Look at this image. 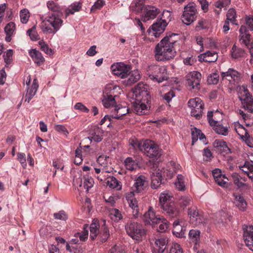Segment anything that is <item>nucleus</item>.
<instances>
[{"label": "nucleus", "instance_id": "69168bd1", "mask_svg": "<svg viewBox=\"0 0 253 253\" xmlns=\"http://www.w3.org/2000/svg\"><path fill=\"white\" fill-rule=\"evenodd\" d=\"M20 16L21 22L23 24L27 23L30 17L28 10L26 9L21 10L20 13Z\"/></svg>", "mask_w": 253, "mask_h": 253}, {"label": "nucleus", "instance_id": "4468645a", "mask_svg": "<svg viewBox=\"0 0 253 253\" xmlns=\"http://www.w3.org/2000/svg\"><path fill=\"white\" fill-rule=\"evenodd\" d=\"M168 24V22L157 19L156 21L148 29L147 32L149 35L154 36L155 38L159 37L164 32Z\"/></svg>", "mask_w": 253, "mask_h": 253}, {"label": "nucleus", "instance_id": "338daca9", "mask_svg": "<svg viewBox=\"0 0 253 253\" xmlns=\"http://www.w3.org/2000/svg\"><path fill=\"white\" fill-rule=\"evenodd\" d=\"M27 34L32 41H37L39 39V35L36 31V28L35 26L29 29L27 31Z\"/></svg>", "mask_w": 253, "mask_h": 253}, {"label": "nucleus", "instance_id": "680f3d73", "mask_svg": "<svg viewBox=\"0 0 253 253\" xmlns=\"http://www.w3.org/2000/svg\"><path fill=\"white\" fill-rule=\"evenodd\" d=\"M175 185L176 188L182 191L185 189V185L183 181V176L181 174H178L177 176V181L175 182Z\"/></svg>", "mask_w": 253, "mask_h": 253}, {"label": "nucleus", "instance_id": "3c124183", "mask_svg": "<svg viewBox=\"0 0 253 253\" xmlns=\"http://www.w3.org/2000/svg\"><path fill=\"white\" fill-rule=\"evenodd\" d=\"M157 224H159L157 230L159 232H164L167 230L169 228V224L168 220L163 216L160 219V221Z\"/></svg>", "mask_w": 253, "mask_h": 253}, {"label": "nucleus", "instance_id": "c9c22d12", "mask_svg": "<svg viewBox=\"0 0 253 253\" xmlns=\"http://www.w3.org/2000/svg\"><path fill=\"white\" fill-rule=\"evenodd\" d=\"M221 77L223 79L226 78L230 82H231L232 80L237 81L239 79V73L237 71L230 68L227 72H222Z\"/></svg>", "mask_w": 253, "mask_h": 253}, {"label": "nucleus", "instance_id": "2f4dec72", "mask_svg": "<svg viewBox=\"0 0 253 253\" xmlns=\"http://www.w3.org/2000/svg\"><path fill=\"white\" fill-rule=\"evenodd\" d=\"M200 231L199 230L191 229L189 232V238L191 243L194 245L193 248L197 249V245L200 241Z\"/></svg>", "mask_w": 253, "mask_h": 253}, {"label": "nucleus", "instance_id": "a19ab883", "mask_svg": "<svg viewBox=\"0 0 253 253\" xmlns=\"http://www.w3.org/2000/svg\"><path fill=\"white\" fill-rule=\"evenodd\" d=\"M246 52L245 51L235 44H234L231 50V55L232 58L238 59L244 56Z\"/></svg>", "mask_w": 253, "mask_h": 253}, {"label": "nucleus", "instance_id": "9b49d317", "mask_svg": "<svg viewBox=\"0 0 253 253\" xmlns=\"http://www.w3.org/2000/svg\"><path fill=\"white\" fill-rule=\"evenodd\" d=\"M186 83L189 89L199 90L200 89L201 74L197 71L189 72L186 76Z\"/></svg>", "mask_w": 253, "mask_h": 253}, {"label": "nucleus", "instance_id": "412c9836", "mask_svg": "<svg viewBox=\"0 0 253 253\" xmlns=\"http://www.w3.org/2000/svg\"><path fill=\"white\" fill-rule=\"evenodd\" d=\"M160 10L154 6L147 5L144 10L142 19L144 21H147L151 19H154L159 13Z\"/></svg>", "mask_w": 253, "mask_h": 253}, {"label": "nucleus", "instance_id": "49530a36", "mask_svg": "<svg viewBox=\"0 0 253 253\" xmlns=\"http://www.w3.org/2000/svg\"><path fill=\"white\" fill-rule=\"evenodd\" d=\"M106 184L110 188H116L118 190L121 189V185H120L119 181L114 176L108 177L107 179Z\"/></svg>", "mask_w": 253, "mask_h": 253}, {"label": "nucleus", "instance_id": "0e129e2a", "mask_svg": "<svg viewBox=\"0 0 253 253\" xmlns=\"http://www.w3.org/2000/svg\"><path fill=\"white\" fill-rule=\"evenodd\" d=\"M111 218L116 221H118L123 218V216L121 212L118 209H113L110 213Z\"/></svg>", "mask_w": 253, "mask_h": 253}, {"label": "nucleus", "instance_id": "1a4fd4ad", "mask_svg": "<svg viewBox=\"0 0 253 253\" xmlns=\"http://www.w3.org/2000/svg\"><path fill=\"white\" fill-rule=\"evenodd\" d=\"M188 105L191 108V116L196 119H200L202 116L204 107L202 100L198 97L190 99L188 102Z\"/></svg>", "mask_w": 253, "mask_h": 253}, {"label": "nucleus", "instance_id": "79ce46f5", "mask_svg": "<svg viewBox=\"0 0 253 253\" xmlns=\"http://www.w3.org/2000/svg\"><path fill=\"white\" fill-rule=\"evenodd\" d=\"M88 236V225L84 224L83 226V230L77 232L74 235V237L78 238L80 242L85 241Z\"/></svg>", "mask_w": 253, "mask_h": 253}, {"label": "nucleus", "instance_id": "a18cd8bd", "mask_svg": "<svg viewBox=\"0 0 253 253\" xmlns=\"http://www.w3.org/2000/svg\"><path fill=\"white\" fill-rule=\"evenodd\" d=\"M103 133L102 130L97 128L95 130L94 132L92 134L91 136L87 137V138L91 141L100 142L103 139Z\"/></svg>", "mask_w": 253, "mask_h": 253}, {"label": "nucleus", "instance_id": "13d9d810", "mask_svg": "<svg viewBox=\"0 0 253 253\" xmlns=\"http://www.w3.org/2000/svg\"><path fill=\"white\" fill-rule=\"evenodd\" d=\"M145 0H135L131 3L133 10L139 12L142 10Z\"/></svg>", "mask_w": 253, "mask_h": 253}, {"label": "nucleus", "instance_id": "f8f14e48", "mask_svg": "<svg viewBox=\"0 0 253 253\" xmlns=\"http://www.w3.org/2000/svg\"><path fill=\"white\" fill-rule=\"evenodd\" d=\"M93 184V179L88 175H84L83 178L75 177L73 179V185L75 186L79 187L82 189H85L86 191L92 187Z\"/></svg>", "mask_w": 253, "mask_h": 253}, {"label": "nucleus", "instance_id": "5fc2aeb1", "mask_svg": "<svg viewBox=\"0 0 253 253\" xmlns=\"http://www.w3.org/2000/svg\"><path fill=\"white\" fill-rule=\"evenodd\" d=\"M13 51L12 49H8L3 55L4 61L5 63V67L10 64L13 61Z\"/></svg>", "mask_w": 253, "mask_h": 253}, {"label": "nucleus", "instance_id": "7c9ffc66", "mask_svg": "<svg viewBox=\"0 0 253 253\" xmlns=\"http://www.w3.org/2000/svg\"><path fill=\"white\" fill-rule=\"evenodd\" d=\"M128 112V109L126 107H123L120 105H117L112 111V118L120 119L121 117Z\"/></svg>", "mask_w": 253, "mask_h": 253}, {"label": "nucleus", "instance_id": "7ed1b4c3", "mask_svg": "<svg viewBox=\"0 0 253 253\" xmlns=\"http://www.w3.org/2000/svg\"><path fill=\"white\" fill-rule=\"evenodd\" d=\"M147 72L149 78L158 83H161L168 79L167 69L165 66L150 65L148 66Z\"/></svg>", "mask_w": 253, "mask_h": 253}, {"label": "nucleus", "instance_id": "72a5a7b5", "mask_svg": "<svg viewBox=\"0 0 253 253\" xmlns=\"http://www.w3.org/2000/svg\"><path fill=\"white\" fill-rule=\"evenodd\" d=\"M235 129L236 132L240 136L241 138L248 141L250 138V135L247 131V129L239 123L235 124Z\"/></svg>", "mask_w": 253, "mask_h": 253}, {"label": "nucleus", "instance_id": "a878e982", "mask_svg": "<svg viewBox=\"0 0 253 253\" xmlns=\"http://www.w3.org/2000/svg\"><path fill=\"white\" fill-rule=\"evenodd\" d=\"M151 187L153 189L159 188L162 183V174L160 169H155L151 172Z\"/></svg>", "mask_w": 253, "mask_h": 253}, {"label": "nucleus", "instance_id": "cd10ccee", "mask_svg": "<svg viewBox=\"0 0 253 253\" xmlns=\"http://www.w3.org/2000/svg\"><path fill=\"white\" fill-rule=\"evenodd\" d=\"M29 53L37 65L40 66L44 62V58L42 53L39 50L36 49H32L29 51Z\"/></svg>", "mask_w": 253, "mask_h": 253}, {"label": "nucleus", "instance_id": "6ab92c4d", "mask_svg": "<svg viewBox=\"0 0 253 253\" xmlns=\"http://www.w3.org/2000/svg\"><path fill=\"white\" fill-rule=\"evenodd\" d=\"M126 199L129 205V206L132 210L133 216L137 217L139 214V209L138 202L135 197L133 192H130L126 194Z\"/></svg>", "mask_w": 253, "mask_h": 253}, {"label": "nucleus", "instance_id": "6e6d98bb", "mask_svg": "<svg viewBox=\"0 0 253 253\" xmlns=\"http://www.w3.org/2000/svg\"><path fill=\"white\" fill-rule=\"evenodd\" d=\"M236 12L235 9L233 8L229 9L226 14V20L230 21L232 24L237 25V24L235 22L236 20Z\"/></svg>", "mask_w": 253, "mask_h": 253}, {"label": "nucleus", "instance_id": "6e6552de", "mask_svg": "<svg viewBox=\"0 0 253 253\" xmlns=\"http://www.w3.org/2000/svg\"><path fill=\"white\" fill-rule=\"evenodd\" d=\"M184 9L182 20L185 24L189 25L193 22L197 17L196 4L193 2H190L184 7Z\"/></svg>", "mask_w": 253, "mask_h": 253}, {"label": "nucleus", "instance_id": "37998d69", "mask_svg": "<svg viewBox=\"0 0 253 253\" xmlns=\"http://www.w3.org/2000/svg\"><path fill=\"white\" fill-rule=\"evenodd\" d=\"M240 169L246 173L249 178L253 179V165L246 161L244 165L239 166Z\"/></svg>", "mask_w": 253, "mask_h": 253}, {"label": "nucleus", "instance_id": "c03bdc74", "mask_svg": "<svg viewBox=\"0 0 253 253\" xmlns=\"http://www.w3.org/2000/svg\"><path fill=\"white\" fill-rule=\"evenodd\" d=\"M127 84H131L137 82L140 78V73L138 70H134L130 71V73L128 75Z\"/></svg>", "mask_w": 253, "mask_h": 253}, {"label": "nucleus", "instance_id": "4d7b16f0", "mask_svg": "<svg viewBox=\"0 0 253 253\" xmlns=\"http://www.w3.org/2000/svg\"><path fill=\"white\" fill-rule=\"evenodd\" d=\"M48 8L53 11L52 13H61L59 6L53 0H49L47 2Z\"/></svg>", "mask_w": 253, "mask_h": 253}, {"label": "nucleus", "instance_id": "423d86ee", "mask_svg": "<svg viewBox=\"0 0 253 253\" xmlns=\"http://www.w3.org/2000/svg\"><path fill=\"white\" fill-rule=\"evenodd\" d=\"M116 86L109 85L106 86L103 91V98L102 102L104 107L106 108H114L117 105L115 97L117 96L114 94Z\"/></svg>", "mask_w": 253, "mask_h": 253}, {"label": "nucleus", "instance_id": "052dcab7", "mask_svg": "<svg viewBox=\"0 0 253 253\" xmlns=\"http://www.w3.org/2000/svg\"><path fill=\"white\" fill-rule=\"evenodd\" d=\"M231 177L234 183L238 188H242L245 185V184L241 181V177L238 173L236 172L233 173L231 174Z\"/></svg>", "mask_w": 253, "mask_h": 253}, {"label": "nucleus", "instance_id": "774afa93", "mask_svg": "<svg viewBox=\"0 0 253 253\" xmlns=\"http://www.w3.org/2000/svg\"><path fill=\"white\" fill-rule=\"evenodd\" d=\"M169 253H183V250L179 244L174 243L172 244Z\"/></svg>", "mask_w": 253, "mask_h": 253}, {"label": "nucleus", "instance_id": "58836bf2", "mask_svg": "<svg viewBox=\"0 0 253 253\" xmlns=\"http://www.w3.org/2000/svg\"><path fill=\"white\" fill-rule=\"evenodd\" d=\"M15 30V23L11 22L8 23L4 28V32L6 34L5 41L10 42L11 41V36Z\"/></svg>", "mask_w": 253, "mask_h": 253}, {"label": "nucleus", "instance_id": "5701e85b", "mask_svg": "<svg viewBox=\"0 0 253 253\" xmlns=\"http://www.w3.org/2000/svg\"><path fill=\"white\" fill-rule=\"evenodd\" d=\"M169 239L167 236H161L155 238V249L158 253H163L168 245Z\"/></svg>", "mask_w": 253, "mask_h": 253}, {"label": "nucleus", "instance_id": "864d4df0", "mask_svg": "<svg viewBox=\"0 0 253 253\" xmlns=\"http://www.w3.org/2000/svg\"><path fill=\"white\" fill-rule=\"evenodd\" d=\"M125 164L126 169L130 170H133L136 169L137 167V163L130 157H128L126 159Z\"/></svg>", "mask_w": 253, "mask_h": 253}, {"label": "nucleus", "instance_id": "393cba45", "mask_svg": "<svg viewBox=\"0 0 253 253\" xmlns=\"http://www.w3.org/2000/svg\"><path fill=\"white\" fill-rule=\"evenodd\" d=\"M148 102L137 101L135 100H133L132 102L134 112L139 115L146 114L148 108Z\"/></svg>", "mask_w": 253, "mask_h": 253}, {"label": "nucleus", "instance_id": "ea45409f", "mask_svg": "<svg viewBox=\"0 0 253 253\" xmlns=\"http://www.w3.org/2000/svg\"><path fill=\"white\" fill-rule=\"evenodd\" d=\"M184 230L183 228L180 224V221L179 220L175 221L173 223V234L177 237L181 238L184 235Z\"/></svg>", "mask_w": 253, "mask_h": 253}, {"label": "nucleus", "instance_id": "8fccbe9b", "mask_svg": "<svg viewBox=\"0 0 253 253\" xmlns=\"http://www.w3.org/2000/svg\"><path fill=\"white\" fill-rule=\"evenodd\" d=\"M81 7L82 4L80 2H77L74 3L66 10V14L67 15L69 14H73L75 12L80 11Z\"/></svg>", "mask_w": 253, "mask_h": 253}, {"label": "nucleus", "instance_id": "f704fd0d", "mask_svg": "<svg viewBox=\"0 0 253 253\" xmlns=\"http://www.w3.org/2000/svg\"><path fill=\"white\" fill-rule=\"evenodd\" d=\"M234 204L241 211H245L247 208V204L244 197L240 194H234Z\"/></svg>", "mask_w": 253, "mask_h": 253}, {"label": "nucleus", "instance_id": "bf43d9fd", "mask_svg": "<svg viewBox=\"0 0 253 253\" xmlns=\"http://www.w3.org/2000/svg\"><path fill=\"white\" fill-rule=\"evenodd\" d=\"M219 81V75L216 71L210 75L207 78L208 83L210 84H216Z\"/></svg>", "mask_w": 253, "mask_h": 253}, {"label": "nucleus", "instance_id": "603ef678", "mask_svg": "<svg viewBox=\"0 0 253 253\" xmlns=\"http://www.w3.org/2000/svg\"><path fill=\"white\" fill-rule=\"evenodd\" d=\"M39 45L40 49L48 55H52L54 54L53 50L49 47L48 45L43 41L39 42Z\"/></svg>", "mask_w": 253, "mask_h": 253}, {"label": "nucleus", "instance_id": "2eb2a0df", "mask_svg": "<svg viewBox=\"0 0 253 253\" xmlns=\"http://www.w3.org/2000/svg\"><path fill=\"white\" fill-rule=\"evenodd\" d=\"M177 36L175 34H169L166 35L156 46L155 50H159L163 49H167L169 47H174L176 43V41L173 39L174 37Z\"/></svg>", "mask_w": 253, "mask_h": 253}, {"label": "nucleus", "instance_id": "f3484780", "mask_svg": "<svg viewBox=\"0 0 253 253\" xmlns=\"http://www.w3.org/2000/svg\"><path fill=\"white\" fill-rule=\"evenodd\" d=\"M162 217V216L156 215L153 209L150 207L143 215V220L146 224L155 226L160 221Z\"/></svg>", "mask_w": 253, "mask_h": 253}, {"label": "nucleus", "instance_id": "f03ea898", "mask_svg": "<svg viewBox=\"0 0 253 253\" xmlns=\"http://www.w3.org/2000/svg\"><path fill=\"white\" fill-rule=\"evenodd\" d=\"M61 13H51L47 16L41 24L42 31L46 34H55L63 24Z\"/></svg>", "mask_w": 253, "mask_h": 253}, {"label": "nucleus", "instance_id": "e2e57ef3", "mask_svg": "<svg viewBox=\"0 0 253 253\" xmlns=\"http://www.w3.org/2000/svg\"><path fill=\"white\" fill-rule=\"evenodd\" d=\"M227 218V214L223 211H220L216 214V220L219 223L226 222Z\"/></svg>", "mask_w": 253, "mask_h": 253}, {"label": "nucleus", "instance_id": "bb28decb", "mask_svg": "<svg viewBox=\"0 0 253 253\" xmlns=\"http://www.w3.org/2000/svg\"><path fill=\"white\" fill-rule=\"evenodd\" d=\"M39 87L38 81L34 79L31 86L28 87L27 93L25 95V101L29 103L30 100L35 95Z\"/></svg>", "mask_w": 253, "mask_h": 253}, {"label": "nucleus", "instance_id": "aec40b11", "mask_svg": "<svg viewBox=\"0 0 253 253\" xmlns=\"http://www.w3.org/2000/svg\"><path fill=\"white\" fill-rule=\"evenodd\" d=\"M239 41L242 44L245 45L247 47H249L252 43L251 35L249 33L246 27L242 25L239 29Z\"/></svg>", "mask_w": 253, "mask_h": 253}, {"label": "nucleus", "instance_id": "4c0bfd02", "mask_svg": "<svg viewBox=\"0 0 253 253\" xmlns=\"http://www.w3.org/2000/svg\"><path fill=\"white\" fill-rule=\"evenodd\" d=\"M172 198L171 193L169 191H164L162 193L159 197L160 207L172 203Z\"/></svg>", "mask_w": 253, "mask_h": 253}, {"label": "nucleus", "instance_id": "de8ad7c7", "mask_svg": "<svg viewBox=\"0 0 253 253\" xmlns=\"http://www.w3.org/2000/svg\"><path fill=\"white\" fill-rule=\"evenodd\" d=\"M211 126H213V128L216 133L224 136L228 135L229 132L228 127L220 125L218 122L217 124H215Z\"/></svg>", "mask_w": 253, "mask_h": 253}, {"label": "nucleus", "instance_id": "20e7f679", "mask_svg": "<svg viewBox=\"0 0 253 253\" xmlns=\"http://www.w3.org/2000/svg\"><path fill=\"white\" fill-rule=\"evenodd\" d=\"M125 230L129 236L136 241L140 240L145 234V230L142 225L132 220H129L126 224Z\"/></svg>", "mask_w": 253, "mask_h": 253}, {"label": "nucleus", "instance_id": "473e14b6", "mask_svg": "<svg viewBox=\"0 0 253 253\" xmlns=\"http://www.w3.org/2000/svg\"><path fill=\"white\" fill-rule=\"evenodd\" d=\"M100 224L97 219H94L90 225V238L92 240H95L99 234Z\"/></svg>", "mask_w": 253, "mask_h": 253}, {"label": "nucleus", "instance_id": "ddd939ff", "mask_svg": "<svg viewBox=\"0 0 253 253\" xmlns=\"http://www.w3.org/2000/svg\"><path fill=\"white\" fill-rule=\"evenodd\" d=\"M155 58L158 61H165L173 58L176 55L175 49L174 47H169L167 49H163V50H154Z\"/></svg>", "mask_w": 253, "mask_h": 253}, {"label": "nucleus", "instance_id": "09e8293b", "mask_svg": "<svg viewBox=\"0 0 253 253\" xmlns=\"http://www.w3.org/2000/svg\"><path fill=\"white\" fill-rule=\"evenodd\" d=\"M191 199L188 196H184L181 197L177 201L176 204L177 207H179L182 210H184L187 206L190 205Z\"/></svg>", "mask_w": 253, "mask_h": 253}, {"label": "nucleus", "instance_id": "c85d7f7f", "mask_svg": "<svg viewBox=\"0 0 253 253\" xmlns=\"http://www.w3.org/2000/svg\"><path fill=\"white\" fill-rule=\"evenodd\" d=\"M103 224L101 228L99 233L97 240L100 244L105 243L107 241L110 237V232L108 227L106 226L105 220H103Z\"/></svg>", "mask_w": 253, "mask_h": 253}, {"label": "nucleus", "instance_id": "f257e3e1", "mask_svg": "<svg viewBox=\"0 0 253 253\" xmlns=\"http://www.w3.org/2000/svg\"><path fill=\"white\" fill-rule=\"evenodd\" d=\"M129 143L135 150L142 151L149 158H156L161 155L162 150L159 146L153 141L148 139L144 141L130 139Z\"/></svg>", "mask_w": 253, "mask_h": 253}, {"label": "nucleus", "instance_id": "a211bd4d", "mask_svg": "<svg viewBox=\"0 0 253 253\" xmlns=\"http://www.w3.org/2000/svg\"><path fill=\"white\" fill-rule=\"evenodd\" d=\"M213 146L214 150L216 153L223 156L231 153L230 149L228 147L226 142L223 140L216 139L213 143Z\"/></svg>", "mask_w": 253, "mask_h": 253}, {"label": "nucleus", "instance_id": "39448f33", "mask_svg": "<svg viewBox=\"0 0 253 253\" xmlns=\"http://www.w3.org/2000/svg\"><path fill=\"white\" fill-rule=\"evenodd\" d=\"M238 96L243 108L249 113H253V98L246 86L240 87Z\"/></svg>", "mask_w": 253, "mask_h": 253}, {"label": "nucleus", "instance_id": "0eeeda50", "mask_svg": "<svg viewBox=\"0 0 253 253\" xmlns=\"http://www.w3.org/2000/svg\"><path fill=\"white\" fill-rule=\"evenodd\" d=\"M132 100L137 101L149 102L150 99L149 93L147 90V85L143 83H139L132 89Z\"/></svg>", "mask_w": 253, "mask_h": 253}, {"label": "nucleus", "instance_id": "dca6fc26", "mask_svg": "<svg viewBox=\"0 0 253 253\" xmlns=\"http://www.w3.org/2000/svg\"><path fill=\"white\" fill-rule=\"evenodd\" d=\"M161 208L164 214L172 218L178 217L181 211L177 205L173 202L164 205Z\"/></svg>", "mask_w": 253, "mask_h": 253}, {"label": "nucleus", "instance_id": "4be33fe9", "mask_svg": "<svg viewBox=\"0 0 253 253\" xmlns=\"http://www.w3.org/2000/svg\"><path fill=\"white\" fill-rule=\"evenodd\" d=\"M188 215L193 224L199 225L203 223V218L199 213L196 207H191L189 209Z\"/></svg>", "mask_w": 253, "mask_h": 253}, {"label": "nucleus", "instance_id": "b1692460", "mask_svg": "<svg viewBox=\"0 0 253 253\" xmlns=\"http://www.w3.org/2000/svg\"><path fill=\"white\" fill-rule=\"evenodd\" d=\"M245 243L253 252V226H248L243 234Z\"/></svg>", "mask_w": 253, "mask_h": 253}, {"label": "nucleus", "instance_id": "c756f323", "mask_svg": "<svg viewBox=\"0 0 253 253\" xmlns=\"http://www.w3.org/2000/svg\"><path fill=\"white\" fill-rule=\"evenodd\" d=\"M198 58L200 62H214L217 59V55L215 52H211L208 51L199 55Z\"/></svg>", "mask_w": 253, "mask_h": 253}, {"label": "nucleus", "instance_id": "e433bc0d", "mask_svg": "<svg viewBox=\"0 0 253 253\" xmlns=\"http://www.w3.org/2000/svg\"><path fill=\"white\" fill-rule=\"evenodd\" d=\"M146 182V178L144 176L140 175L136 178L135 182L133 185L134 191L137 193L143 191Z\"/></svg>", "mask_w": 253, "mask_h": 253}, {"label": "nucleus", "instance_id": "9d476101", "mask_svg": "<svg viewBox=\"0 0 253 253\" xmlns=\"http://www.w3.org/2000/svg\"><path fill=\"white\" fill-rule=\"evenodd\" d=\"M111 69L113 74L121 79H125L128 77L131 68L129 65L125 64L122 62H118L112 64Z\"/></svg>", "mask_w": 253, "mask_h": 253}]
</instances>
